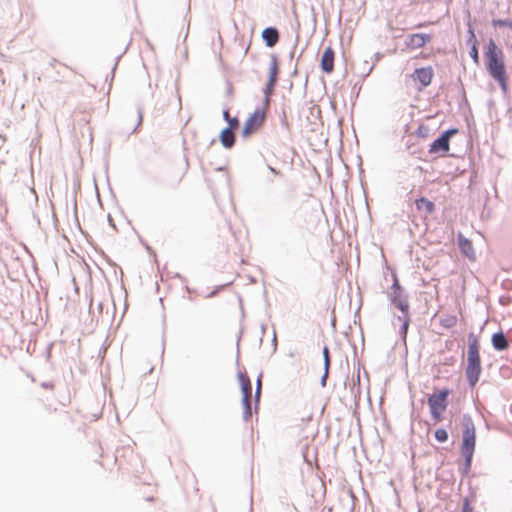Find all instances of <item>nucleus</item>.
<instances>
[{"label":"nucleus","mask_w":512,"mask_h":512,"mask_svg":"<svg viewBox=\"0 0 512 512\" xmlns=\"http://www.w3.org/2000/svg\"><path fill=\"white\" fill-rule=\"evenodd\" d=\"M274 86L275 84H271V82H268L267 83V86H266V89H265V101L268 100L269 101V96L272 95L273 93V90H274Z\"/></svg>","instance_id":"obj_22"},{"label":"nucleus","mask_w":512,"mask_h":512,"mask_svg":"<svg viewBox=\"0 0 512 512\" xmlns=\"http://www.w3.org/2000/svg\"><path fill=\"white\" fill-rule=\"evenodd\" d=\"M476 444V431L473 420L469 417L464 419L462 422V443H461V454L465 457L469 463L473 457Z\"/></svg>","instance_id":"obj_4"},{"label":"nucleus","mask_w":512,"mask_h":512,"mask_svg":"<svg viewBox=\"0 0 512 512\" xmlns=\"http://www.w3.org/2000/svg\"><path fill=\"white\" fill-rule=\"evenodd\" d=\"M390 302L395 305L396 308L402 311L403 317H399V320L403 322V334L406 335L409 322L411 321L408 316V301L404 295L403 289L400 287L398 280H395L389 293Z\"/></svg>","instance_id":"obj_5"},{"label":"nucleus","mask_w":512,"mask_h":512,"mask_svg":"<svg viewBox=\"0 0 512 512\" xmlns=\"http://www.w3.org/2000/svg\"><path fill=\"white\" fill-rule=\"evenodd\" d=\"M492 24L494 26H509V27L512 28V24L509 21H506V20H501V19L493 20Z\"/></svg>","instance_id":"obj_24"},{"label":"nucleus","mask_w":512,"mask_h":512,"mask_svg":"<svg viewBox=\"0 0 512 512\" xmlns=\"http://www.w3.org/2000/svg\"><path fill=\"white\" fill-rule=\"evenodd\" d=\"M469 55L471 58H473L475 63H478V60H479L478 50H477V46L475 44L472 46V49H470Z\"/></svg>","instance_id":"obj_23"},{"label":"nucleus","mask_w":512,"mask_h":512,"mask_svg":"<svg viewBox=\"0 0 512 512\" xmlns=\"http://www.w3.org/2000/svg\"><path fill=\"white\" fill-rule=\"evenodd\" d=\"M487 71L493 79L498 81L501 89L507 90V76L505 71L504 54L501 48L497 47L494 41L490 40L485 52Z\"/></svg>","instance_id":"obj_1"},{"label":"nucleus","mask_w":512,"mask_h":512,"mask_svg":"<svg viewBox=\"0 0 512 512\" xmlns=\"http://www.w3.org/2000/svg\"><path fill=\"white\" fill-rule=\"evenodd\" d=\"M228 128L227 129H230V131H233L235 129H237L238 125H239V120L237 117H234V118H231L228 120Z\"/></svg>","instance_id":"obj_20"},{"label":"nucleus","mask_w":512,"mask_h":512,"mask_svg":"<svg viewBox=\"0 0 512 512\" xmlns=\"http://www.w3.org/2000/svg\"><path fill=\"white\" fill-rule=\"evenodd\" d=\"M462 512H474V508L470 505L468 498H465L464 503H462Z\"/></svg>","instance_id":"obj_21"},{"label":"nucleus","mask_w":512,"mask_h":512,"mask_svg":"<svg viewBox=\"0 0 512 512\" xmlns=\"http://www.w3.org/2000/svg\"><path fill=\"white\" fill-rule=\"evenodd\" d=\"M456 131L449 130L442 133L436 140H434L430 146V153H436L438 151L447 152L449 150V139Z\"/></svg>","instance_id":"obj_10"},{"label":"nucleus","mask_w":512,"mask_h":512,"mask_svg":"<svg viewBox=\"0 0 512 512\" xmlns=\"http://www.w3.org/2000/svg\"><path fill=\"white\" fill-rule=\"evenodd\" d=\"M262 38L267 47H274L279 42L280 35L275 28L268 27L263 30Z\"/></svg>","instance_id":"obj_12"},{"label":"nucleus","mask_w":512,"mask_h":512,"mask_svg":"<svg viewBox=\"0 0 512 512\" xmlns=\"http://www.w3.org/2000/svg\"><path fill=\"white\" fill-rule=\"evenodd\" d=\"M268 111V100L262 106L257 107L253 113L247 117L244 126H242L241 135L248 139L259 132L265 124Z\"/></svg>","instance_id":"obj_3"},{"label":"nucleus","mask_w":512,"mask_h":512,"mask_svg":"<svg viewBox=\"0 0 512 512\" xmlns=\"http://www.w3.org/2000/svg\"><path fill=\"white\" fill-rule=\"evenodd\" d=\"M323 354H324L325 370L327 372L328 367H329V350L327 347L324 348Z\"/></svg>","instance_id":"obj_25"},{"label":"nucleus","mask_w":512,"mask_h":512,"mask_svg":"<svg viewBox=\"0 0 512 512\" xmlns=\"http://www.w3.org/2000/svg\"><path fill=\"white\" fill-rule=\"evenodd\" d=\"M268 169H270V171H271L272 173H274L275 175H278V174H279V172H278L276 169H274L272 166H268Z\"/></svg>","instance_id":"obj_28"},{"label":"nucleus","mask_w":512,"mask_h":512,"mask_svg":"<svg viewBox=\"0 0 512 512\" xmlns=\"http://www.w3.org/2000/svg\"><path fill=\"white\" fill-rule=\"evenodd\" d=\"M415 206L417 211H425L426 214H431L435 210L434 203L425 197L418 198Z\"/></svg>","instance_id":"obj_15"},{"label":"nucleus","mask_w":512,"mask_h":512,"mask_svg":"<svg viewBox=\"0 0 512 512\" xmlns=\"http://www.w3.org/2000/svg\"><path fill=\"white\" fill-rule=\"evenodd\" d=\"M432 41L431 34L426 33H413L407 36L405 40V47L408 50H416L424 47Z\"/></svg>","instance_id":"obj_9"},{"label":"nucleus","mask_w":512,"mask_h":512,"mask_svg":"<svg viewBox=\"0 0 512 512\" xmlns=\"http://www.w3.org/2000/svg\"><path fill=\"white\" fill-rule=\"evenodd\" d=\"M450 395L449 389H443L434 392L428 398V405L431 417L434 421L439 422L442 420V415L448 407V397Z\"/></svg>","instance_id":"obj_6"},{"label":"nucleus","mask_w":512,"mask_h":512,"mask_svg":"<svg viewBox=\"0 0 512 512\" xmlns=\"http://www.w3.org/2000/svg\"><path fill=\"white\" fill-rule=\"evenodd\" d=\"M223 118L226 119L227 121L229 119H231L230 114H229V110H223Z\"/></svg>","instance_id":"obj_27"},{"label":"nucleus","mask_w":512,"mask_h":512,"mask_svg":"<svg viewBox=\"0 0 512 512\" xmlns=\"http://www.w3.org/2000/svg\"><path fill=\"white\" fill-rule=\"evenodd\" d=\"M492 344L495 350L504 351L509 348V341L502 332L495 333L492 336Z\"/></svg>","instance_id":"obj_14"},{"label":"nucleus","mask_w":512,"mask_h":512,"mask_svg":"<svg viewBox=\"0 0 512 512\" xmlns=\"http://www.w3.org/2000/svg\"><path fill=\"white\" fill-rule=\"evenodd\" d=\"M482 374L481 356L479 355V343L477 337L468 335L466 377L470 387H475Z\"/></svg>","instance_id":"obj_2"},{"label":"nucleus","mask_w":512,"mask_h":512,"mask_svg":"<svg viewBox=\"0 0 512 512\" xmlns=\"http://www.w3.org/2000/svg\"><path fill=\"white\" fill-rule=\"evenodd\" d=\"M457 316L452 314H447L441 317L440 325L443 328L451 329L457 325Z\"/></svg>","instance_id":"obj_17"},{"label":"nucleus","mask_w":512,"mask_h":512,"mask_svg":"<svg viewBox=\"0 0 512 512\" xmlns=\"http://www.w3.org/2000/svg\"><path fill=\"white\" fill-rule=\"evenodd\" d=\"M459 248L463 255H465L470 260H475V250L473 247V243L467 239H459Z\"/></svg>","instance_id":"obj_13"},{"label":"nucleus","mask_w":512,"mask_h":512,"mask_svg":"<svg viewBox=\"0 0 512 512\" xmlns=\"http://www.w3.org/2000/svg\"><path fill=\"white\" fill-rule=\"evenodd\" d=\"M433 77L434 71L431 66L417 68L411 75V78L414 80V82H418V84H420L419 86H417L418 91H421L423 88L429 87L432 83Z\"/></svg>","instance_id":"obj_7"},{"label":"nucleus","mask_w":512,"mask_h":512,"mask_svg":"<svg viewBox=\"0 0 512 512\" xmlns=\"http://www.w3.org/2000/svg\"><path fill=\"white\" fill-rule=\"evenodd\" d=\"M434 437H436L438 442L443 443L448 440V432L444 428H438L436 432H434Z\"/></svg>","instance_id":"obj_19"},{"label":"nucleus","mask_w":512,"mask_h":512,"mask_svg":"<svg viewBox=\"0 0 512 512\" xmlns=\"http://www.w3.org/2000/svg\"><path fill=\"white\" fill-rule=\"evenodd\" d=\"M268 82H271V84L276 83L277 75L279 74V65L276 62V59H273L270 65V70H268Z\"/></svg>","instance_id":"obj_18"},{"label":"nucleus","mask_w":512,"mask_h":512,"mask_svg":"<svg viewBox=\"0 0 512 512\" xmlns=\"http://www.w3.org/2000/svg\"><path fill=\"white\" fill-rule=\"evenodd\" d=\"M335 52L332 46H327L320 58V68L326 73L334 71Z\"/></svg>","instance_id":"obj_11"},{"label":"nucleus","mask_w":512,"mask_h":512,"mask_svg":"<svg viewBox=\"0 0 512 512\" xmlns=\"http://www.w3.org/2000/svg\"><path fill=\"white\" fill-rule=\"evenodd\" d=\"M220 141L224 148L230 149L235 144V133L230 129H224L220 133Z\"/></svg>","instance_id":"obj_16"},{"label":"nucleus","mask_w":512,"mask_h":512,"mask_svg":"<svg viewBox=\"0 0 512 512\" xmlns=\"http://www.w3.org/2000/svg\"><path fill=\"white\" fill-rule=\"evenodd\" d=\"M259 396H260V381L258 380V382H257V389H256V393H255L256 400L259 399Z\"/></svg>","instance_id":"obj_26"},{"label":"nucleus","mask_w":512,"mask_h":512,"mask_svg":"<svg viewBox=\"0 0 512 512\" xmlns=\"http://www.w3.org/2000/svg\"><path fill=\"white\" fill-rule=\"evenodd\" d=\"M238 380L240 383V388L242 392V405L245 407V415H251L250 409V397H251V382L249 377L245 373L238 374Z\"/></svg>","instance_id":"obj_8"}]
</instances>
